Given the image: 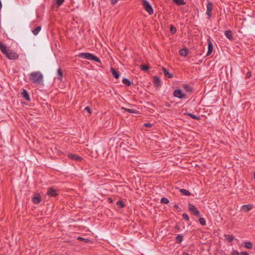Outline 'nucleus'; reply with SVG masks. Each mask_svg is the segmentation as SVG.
<instances>
[{"mask_svg":"<svg viewBox=\"0 0 255 255\" xmlns=\"http://www.w3.org/2000/svg\"><path fill=\"white\" fill-rule=\"evenodd\" d=\"M21 95L22 97H23L27 101L30 100V97L29 96L28 93L25 90H23V91L21 93Z\"/></svg>","mask_w":255,"mask_h":255,"instance_id":"obj_13","label":"nucleus"},{"mask_svg":"<svg viewBox=\"0 0 255 255\" xmlns=\"http://www.w3.org/2000/svg\"><path fill=\"white\" fill-rule=\"evenodd\" d=\"M189 209L195 216L199 217L200 216V212L194 205L189 204Z\"/></svg>","mask_w":255,"mask_h":255,"instance_id":"obj_6","label":"nucleus"},{"mask_svg":"<svg viewBox=\"0 0 255 255\" xmlns=\"http://www.w3.org/2000/svg\"><path fill=\"white\" fill-rule=\"evenodd\" d=\"M117 205L120 207V208H124L125 207V204L123 203V201L119 200L117 202Z\"/></svg>","mask_w":255,"mask_h":255,"instance_id":"obj_33","label":"nucleus"},{"mask_svg":"<svg viewBox=\"0 0 255 255\" xmlns=\"http://www.w3.org/2000/svg\"><path fill=\"white\" fill-rule=\"evenodd\" d=\"M32 201L34 204H37L40 202L41 198L38 196H35L32 198Z\"/></svg>","mask_w":255,"mask_h":255,"instance_id":"obj_19","label":"nucleus"},{"mask_svg":"<svg viewBox=\"0 0 255 255\" xmlns=\"http://www.w3.org/2000/svg\"><path fill=\"white\" fill-rule=\"evenodd\" d=\"M183 218L187 221L189 220V216L186 214H183L182 215Z\"/></svg>","mask_w":255,"mask_h":255,"instance_id":"obj_36","label":"nucleus"},{"mask_svg":"<svg viewBox=\"0 0 255 255\" xmlns=\"http://www.w3.org/2000/svg\"><path fill=\"white\" fill-rule=\"evenodd\" d=\"M122 82L125 85L128 86L131 85V82L127 78H124Z\"/></svg>","mask_w":255,"mask_h":255,"instance_id":"obj_25","label":"nucleus"},{"mask_svg":"<svg viewBox=\"0 0 255 255\" xmlns=\"http://www.w3.org/2000/svg\"><path fill=\"white\" fill-rule=\"evenodd\" d=\"M251 76V72H248L246 74V77L247 78H250Z\"/></svg>","mask_w":255,"mask_h":255,"instance_id":"obj_40","label":"nucleus"},{"mask_svg":"<svg viewBox=\"0 0 255 255\" xmlns=\"http://www.w3.org/2000/svg\"><path fill=\"white\" fill-rule=\"evenodd\" d=\"M70 157L72 159H75L77 161H80L82 159V158L80 156H76L75 155H71Z\"/></svg>","mask_w":255,"mask_h":255,"instance_id":"obj_30","label":"nucleus"},{"mask_svg":"<svg viewBox=\"0 0 255 255\" xmlns=\"http://www.w3.org/2000/svg\"><path fill=\"white\" fill-rule=\"evenodd\" d=\"M166 106L167 107H170V104H166Z\"/></svg>","mask_w":255,"mask_h":255,"instance_id":"obj_48","label":"nucleus"},{"mask_svg":"<svg viewBox=\"0 0 255 255\" xmlns=\"http://www.w3.org/2000/svg\"><path fill=\"white\" fill-rule=\"evenodd\" d=\"M170 30L172 34H174L176 31V28L172 25H170Z\"/></svg>","mask_w":255,"mask_h":255,"instance_id":"obj_34","label":"nucleus"},{"mask_svg":"<svg viewBox=\"0 0 255 255\" xmlns=\"http://www.w3.org/2000/svg\"><path fill=\"white\" fill-rule=\"evenodd\" d=\"M2 7V3L1 2V0H0V10L1 9Z\"/></svg>","mask_w":255,"mask_h":255,"instance_id":"obj_45","label":"nucleus"},{"mask_svg":"<svg viewBox=\"0 0 255 255\" xmlns=\"http://www.w3.org/2000/svg\"><path fill=\"white\" fill-rule=\"evenodd\" d=\"M152 124H149V123H145L144 125H143V126L145 127H146V128H150L152 127Z\"/></svg>","mask_w":255,"mask_h":255,"instance_id":"obj_37","label":"nucleus"},{"mask_svg":"<svg viewBox=\"0 0 255 255\" xmlns=\"http://www.w3.org/2000/svg\"><path fill=\"white\" fill-rule=\"evenodd\" d=\"M169 200L165 197H163L160 200V202L162 204H168L169 203Z\"/></svg>","mask_w":255,"mask_h":255,"instance_id":"obj_31","label":"nucleus"},{"mask_svg":"<svg viewBox=\"0 0 255 255\" xmlns=\"http://www.w3.org/2000/svg\"><path fill=\"white\" fill-rule=\"evenodd\" d=\"M172 1L177 5H181L185 4L184 0H172Z\"/></svg>","mask_w":255,"mask_h":255,"instance_id":"obj_20","label":"nucleus"},{"mask_svg":"<svg viewBox=\"0 0 255 255\" xmlns=\"http://www.w3.org/2000/svg\"><path fill=\"white\" fill-rule=\"evenodd\" d=\"M162 72L166 77L171 78L173 77V74L169 73L168 71L165 68L162 67Z\"/></svg>","mask_w":255,"mask_h":255,"instance_id":"obj_11","label":"nucleus"},{"mask_svg":"<svg viewBox=\"0 0 255 255\" xmlns=\"http://www.w3.org/2000/svg\"><path fill=\"white\" fill-rule=\"evenodd\" d=\"M245 247L248 249H251L253 248V244L250 242L245 243Z\"/></svg>","mask_w":255,"mask_h":255,"instance_id":"obj_27","label":"nucleus"},{"mask_svg":"<svg viewBox=\"0 0 255 255\" xmlns=\"http://www.w3.org/2000/svg\"><path fill=\"white\" fill-rule=\"evenodd\" d=\"M183 255H189L187 253H184L183 254Z\"/></svg>","mask_w":255,"mask_h":255,"instance_id":"obj_47","label":"nucleus"},{"mask_svg":"<svg viewBox=\"0 0 255 255\" xmlns=\"http://www.w3.org/2000/svg\"><path fill=\"white\" fill-rule=\"evenodd\" d=\"M111 72L112 73V75L114 78L116 79H118L120 77V74L118 72L116 71L113 68H111Z\"/></svg>","mask_w":255,"mask_h":255,"instance_id":"obj_14","label":"nucleus"},{"mask_svg":"<svg viewBox=\"0 0 255 255\" xmlns=\"http://www.w3.org/2000/svg\"><path fill=\"white\" fill-rule=\"evenodd\" d=\"M226 37L230 40H233V32L231 30H228L225 31Z\"/></svg>","mask_w":255,"mask_h":255,"instance_id":"obj_10","label":"nucleus"},{"mask_svg":"<svg viewBox=\"0 0 255 255\" xmlns=\"http://www.w3.org/2000/svg\"><path fill=\"white\" fill-rule=\"evenodd\" d=\"M180 192L183 195L185 196H190L191 195V193L185 189H180Z\"/></svg>","mask_w":255,"mask_h":255,"instance_id":"obj_17","label":"nucleus"},{"mask_svg":"<svg viewBox=\"0 0 255 255\" xmlns=\"http://www.w3.org/2000/svg\"><path fill=\"white\" fill-rule=\"evenodd\" d=\"M122 109L130 113L137 114L138 112L134 109H128L126 108H122Z\"/></svg>","mask_w":255,"mask_h":255,"instance_id":"obj_16","label":"nucleus"},{"mask_svg":"<svg viewBox=\"0 0 255 255\" xmlns=\"http://www.w3.org/2000/svg\"><path fill=\"white\" fill-rule=\"evenodd\" d=\"M140 68L141 70L146 71L149 69V66L146 65H141Z\"/></svg>","mask_w":255,"mask_h":255,"instance_id":"obj_29","label":"nucleus"},{"mask_svg":"<svg viewBox=\"0 0 255 255\" xmlns=\"http://www.w3.org/2000/svg\"><path fill=\"white\" fill-rule=\"evenodd\" d=\"M254 178L255 179V172L254 173Z\"/></svg>","mask_w":255,"mask_h":255,"instance_id":"obj_49","label":"nucleus"},{"mask_svg":"<svg viewBox=\"0 0 255 255\" xmlns=\"http://www.w3.org/2000/svg\"><path fill=\"white\" fill-rule=\"evenodd\" d=\"M173 96L179 99H183L186 97V95L182 92L181 90L179 89L174 90Z\"/></svg>","mask_w":255,"mask_h":255,"instance_id":"obj_5","label":"nucleus"},{"mask_svg":"<svg viewBox=\"0 0 255 255\" xmlns=\"http://www.w3.org/2000/svg\"><path fill=\"white\" fill-rule=\"evenodd\" d=\"M183 88L187 92H191L192 91V88L188 84H184Z\"/></svg>","mask_w":255,"mask_h":255,"instance_id":"obj_26","label":"nucleus"},{"mask_svg":"<svg viewBox=\"0 0 255 255\" xmlns=\"http://www.w3.org/2000/svg\"><path fill=\"white\" fill-rule=\"evenodd\" d=\"M64 2V0H56V3L58 6H60Z\"/></svg>","mask_w":255,"mask_h":255,"instance_id":"obj_35","label":"nucleus"},{"mask_svg":"<svg viewBox=\"0 0 255 255\" xmlns=\"http://www.w3.org/2000/svg\"><path fill=\"white\" fill-rule=\"evenodd\" d=\"M232 255H239V253L237 251L233 250L232 253Z\"/></svg>","mask_w":255,"mask_h":255,"instance_id":"obj_39","label":"nucleus"},{"mask_svg":"<svg viewBox=\"0 0 255 255\" xmlns=\"http://www.w3.org/2000/svg\"><path fill=\"white\" fill-rule=\"evenodd\" d=\"M117 1V0H112V3L113 4H115V3H116Z\"/></svg>","mask_w":255,"mask_h":255,"instance_id":"obj_42","label":"nucleus"},{"mask_svg":"<svg viewBox=\"0 0 255 255\" xmlns=\"http://www.w3.org/2000/svg\"><path fill=\"white\" fill-rule=\"evenodd\" d=\"M225 239L227 240L229 242H232L234 238V237L233 236L229 235H225Z\"/></svg>","mask_w":255,"mask_h":255,"instance_id":"obj_22","label":"nucleus"},{"mask_svg":"<svg viewBox=\"0 0 255 255\" xmlns=\"http://www.w3.org/2000/svg\"><path fill=\"white\" fill-rule=\"evenodd\" d=\"M47 194L51 197H55L57 193L55 189L53 188H50L47 191Z\"/></svg>","mask_w":255,"mask_h":255,"instance_id":"obj_9","label":"nucleus"},{"mask_svg":"<svg viewBox=\"0 0 255 255\" xmlns=\"http://www.w3.org/2000/svg\"><path fill=\"white\" fill-rule=\"evenodd\" d=\"M84 110L88 112L89 114L91 113V110L89 107H86L84 109Z\"/></svg>","mask_w":255,"mask_h":255,"instance_id":"obj_38","label":"nucleus"},{"mask_svg":"<svg viewBox=\"0 0 255 255\" xmlns=\"http://www.w3.org/2000/svg\"><path fill=\"white\" fill-rule=\"evenodd\" d=\"M41 30V27L38 26L36 28L32 30V32L34 35H36Z\"/></svg>","mask_w":255,"mask_h":255,"instance_id":"obj_24","label":"nucleus"},{"mask_svg":"<svg viewBox=\"0 0 255 255\" xmlns=\"http://www.w3.org/2000/svg\"><path fill=\"white\" fill-rule=\"evenodd\" d=\"M0 49L1 52L10 60H16L19 57L18 54L12 50L7 49L5 45L1 41H0Z\"/></svg>","mask_w":255,"mask_h":255,"instance_id":"obj_1","label":"nucleus"},{"mask_svg":"<svg viewBox=\"0 0 255 255\" xmlns=\"http://www.w3.org/2000/svg\"><path fill=\"white\" fill-rule=\"evenodd\" d=\"M78 239L79 240H85V239H84L83 238H81V237H79L78 238Z\"/></svg>","mask_w":255,"mask_h":255,"instance_id":"obj_43","label":"nucleus"},{"mask_svg":"<svg viewBox=\"0 0 255 255\" xmlns=\"http://www.w3.org/2000/svg\"><path fill=\"white\" fill-rule=\"evenodd\" d=\"M252 205H244L241 207V209L243 211L246 212L250 211L253 208Z\"/></svg>","mask_w":255,"mask_h":255,"instance_id":"obj_12","label":"nucleus"},{"mask_svg":"<svg viewBox=\"0 0 255 255\" xmlns=\"http://www.w3.org/2000/svg\"><path fill=\"white\" fill-rule=\"evenodd\" d=\"M187 115L194 120H199L200 119V117L199 116H197L195 115H193L191 113H188Z\"/></svg>","mask_w":255,"mask_h":255,"instance_id":"obj_28","label":"nucleus"},{"mask_svg":"<svg viewBox=\"0 0 255 255\" xmlns=\"http://www.w3.org/2000/svg\"><path fill=\"white\" fill-rule=\"evenodd\" d=\"M78 56L83 59L94 61L98 63H101V60L98 57L90 53H81L78 54Z\"/></svg>","mask_w":255,"mask_h":255,"instance_id":"obj_3","label":"nucleus"},{"mask_svg":"<svg viewBox=\"0 0 255 255\" xmlns=\"http://www.w3.org/2000/svg\"><path fill=\"white\" fill-rule=\"evenodd\" d=\"M57 74V78L59 80H61L62 78L63 77V72L60 68L58 69Z\"/></svg>","mask_w":255,"mask_h":255,"instance_id":"obj_18","label":"nucleus"},{"mask_svg":"<svg viewBox=\"0 0 255 255\" xmlns=\"http://www.w3.org/2000/svg\"><path fill=\"white\" fill-rule=\"evenodd\" d=\"M30 80L33 83L42 84L43 83V76L40 71H34L29 74Z\"/></svg>","mask_w":255,"mask_h":255,"instance_id":"obj_2","label":"nucleus"},{"mask_svg":"<svg viewBox=\"0 0 255 255\" xmlns=\"http://www.w3.org/2000/svg\"><path fill=\"white\" fill-rule=\"evenodd\" d=\"M142 5L143 6L144 9L149 14H152L153 13V9L151 5L146 0H143L142 1Z\"/></svg>","mask_w":255,"mask_h":255,"instance_id":"obj_4","label":"nucleus"},{"mask_svg":"<svg viewBox=\"0 0 255 255\" xmlns=\"http://www.w3.org/2000/svg\"><path fill=\"white\" fill-rule=\"evenodd\" d=\"M183 236L182 235H180V234L178 235L176 238V242L178 244H180L183 240Z\"/></svg>","mask_w":255,"mask_h":255,"instance_id":"obj_23","label":"nucleus"},{"mask_svg":"<svg viewBox=\"0 0 255 255\" xmlns=\"http://www.w3.org/2000/svg\"><path fill=\"white\" fill-rule=\"evenodd\" d=\"M175 229H177V230H179L180 229V227L178 225L176 226L175 227Z\"/></svg>","mask_w":255,"mask_h":255,"instance_id":"obj_44","label":"nucleus"},{"mask_svg":"<svg viewBox=\"0 0 255 255\" xmlns=\"http://www.w3.org/2000/svg\"><path fill=\"white\" fill-rule=\"evenodd\" d=\"M199 221L200 222V224L202 226H204L206 225V221L204 218H202V217L200 218L199 219Z\"/></svg>","mask_w":255,"mask_h":255,"instance_id":"obj_32","label":"nucleus"},{"mask_svg":"<svg viewBox=\"0 0 255 255\" xmlns=\"http://www.w3.org/2000/svg\"><path fill=\"white\" fill-rule=\"evenodd\" d=\"M240 255H249V254L246 252H243L240 253Z\"/></svg>","mask_w":255,"mask_h":255,"instance_id":"obj_41","label":"nucleus"},{"mask_svg":"<svg viewBox=\"0 0 255 255\" xmlns=\"http://www.w3.org/2000/svg\"><path fill=\"white\" fill-rule=\"evenodd\" d=\"M208 52L207 53V56H209L212 53L213 49V43L210 38L208 39Z\"/></svg>","mask_w":255,"mask_h":255,"instance_id":"obj_8","label":"nucleus"},{"mask_svg":"<svg viewBox=\"0 0 255 255\" xmlns=\"http://www.w3.org/2000/svg\"><path fill=\"white\" fill-rule=\"evenodd\" d=\"M153 79H154L155 86L157 87H158L160 85V80L159 78L157 76H155L153 77Z\"/></svg>","mask_w":255,"mask_h":255,"instance_id":"obj_15","label":"nucleus"},{"mask_svg":"<svg viewBox=\"0 0 255 255\" xmlns=\"http://www.w3.org/2000/svg\"><path fill=\"white\" fill-rule=\"evenodd\" d=\"M179 54L181 56H186L188 54V51L186 49H182L180 50Z\"/></svg>","mask_w":255,"mask_h":255,"instance_id":"obj_21","label":"nucleus"},{"mask_svg":"<svg viewBox=\"0 0 255 255\" xmlns=\"http://www.w3.org/2000/svg\"><path fill=\"white\" fill-rule=\"evenodd\" d=\"M206 6H207V10H206V13L208 16L209 18L211 17V14H212V10L213 9V4L211 2L208 1Z\"/></svg>","mask_w":255,"mask_h":255,"instance_id":"obj_7","label":"nucleus"},{"mask_svg":"<svg viewBox=\"0 0 255 255\" xmlns=\"http://www.w3.org/2000/svg\"><path fill=\"white\" fill-rule=\"evenodd\" d=\"M174 207L175 208H178V205H177V204L174 205Z\"/></svg>","mask_w":255,"mask_h":255,"instance_id":"obj_46","label":"nucleus"}]
</instances>
